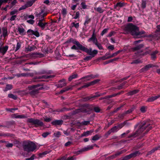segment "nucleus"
<instances>
[{
    "label": "nucleus",
    "instance_id": "nucleus-30",
    "mask_svg": "<svg viewBox=\"0 0 160 160\" xmlns=\"http://www.w3.org/2000/svg\"><path fill=\"white\" fill-rule=\"evenodd\" d=\"M44 10L43 9H41V11L38 13L37 14V17L39 18H41L43 14L45 12H44Z\"/></svg>",
    "mask_w": 160,
    "mask_h": 160
},
{
    "label": "nucleus",
    "instance_id": "nucleus-16",
    "mask_svg": "<svg viewBox=\"0 0 160 160\" xmlns=\"http://www.w3.org/2000/svg\"><path fill=\"white\" fill-rule=\"evenodd\" d=\"M59 82L60 83L56 85L58 88H61L66 85L67 83L65 82V80L64 79L59 80Z\"/></svg>",
    "mask_w": 160,
    "mask_h": 160
},
{
    "label": "nucleus",
    "instance_id": "nucleus-55",
    "mask_svg": "<svg viewBox=\"0 0 160 160\" xmlns=\"http://www.w3.org/2000/svg\"><path fill=\"white\" fill-rule=\"evenodd\" d=\"M124 91H121L120 92H118L117 93H114L113 94H112V97H114L118 95H119L120 94H122L124 93Z\"/></svg>",
    "mask_w": 160,
    "mask_h": 160
},
{
    "label": "nucleus",
    "instance_id": "nucleus-56",
    "mask_svg": "<svg viewBox=\"0 0 160 160\" xmlns=\"http://www.w3.org/2000/svg\"><path fill=\"white\" fill-rule=\"evenodd\" d=\"M81 5L83 9H86L87 8V6L86 4L84 2H82L81 3Z\"/></svg>",
    "mask_w": 160,
    "mask_h": 160
},
{
    "label": "nucleus",
    "instance_id": "nucleus-15",
    "mask_svg": "<svg viewBox=\"0 0 160 160\" xmlns=\"http://www.w3.org/2000/svg\"><path fill=\"white\" fill-rule=\"evenodd\" d=\"M86 48V47L82 46V45L80 44V46L79 47L76 46L75 45H73L71 47V49L72 50H80L82 51L83 50H84V49Z\"/></svg>",
    "mask_w": 160,
    "mask_h": 160
},
{
    "label": "nucleus",
    "instance_id": "nucleus-54",
    "mask_svg": "<svg viewBox=\"0 0 160 160\" xmlns=\"http://www.w3.org/2000/svg\"><path fill=\"white\" fill-rule=\"evenodd\" d=\"M93 110H94L97 113L100 112V108L98 107H93Z\"/></svg>",
    "mask_w": 160,
    "mask_h": 160
},
{
    "label": "nucleus",
    "instance_id": "nucleus-64",
    "mask_svg": "<svg viewBox=\"0 0 160 160\" xmlns=\"http://www.w3.org/2000/svg\"><path fill=\"white\" fill-rule=\"evenodd\" d=\"M33 35H34L37 37H38L40 36V34L39 32L37 30L34 31V32Z\"/></svg>",
    "mask_w": 160,
    "mask_h": 160
},
{
    "label": "nucleus",
    "instance_id": "nucleus-50",
    "mask_svg": "<svg viewBox=\"0 0 160 160\" xmlns=\"http://www.w3.org/2000/svg\"><path fill=\"white\" fill-rule=\"evenodd\" d=\"M146 2L145 0H143L142 1V3L141 5L142 8L143 9H144L146 8Z\"/></svg>",
    "mask_w": 160,
    "mask_h": 160
},
{
    "label": "nucleus",
    "instance_id": "nucleus-2",
    "mask_svg": "<svg viewBox=\"0 0 160 160\" xmlns=\"http://www.w3.org/2000/svg\"><path fill=\"white\" fill-rule=\"evenodd\" d=\"M22 146L24 151L28 153L33 152L37 148L35 143L30 141H24L22 142Z\"/></svg>",
    "mask_w": 160,
    "mask_h": 160
},
{
    "label": "nucleus",
    "instance_id": "nucleus-58",
    "mask_svg": "<svg viewBox=\"0 0 160 160\" xmlns=\"http://www.w3.org/2000/svg\"><path fill=\"white\" fill-rule=\"evenodd\" d=\"M124 126L123 123H118L117 125L116 126L118 128V130L121 129Z\"/></svg>",
    "mask_w": 160,
    "mask_h": 160
},
{
    "label": "nucleus",
    "instance_id": "nucleus-6",
    "mask_svg": "<svg viewBox=\"0 0 160 160\" xmlns=\"http://www.w3.org/2000/svg\"><path fill=\"white\" fill-rule=\"evenodd\" d=\"M42 84H39L28 86V88L29 89L31 90L29 92V94L32 96H34L37 94L38 93L39 91L43 89V87H41L39 88H36L42 86Z\"/></svg>",
    "mask_w": 160,
    "mask_h": 160
},
{
    "label": "nucleus",
    "instance_id": "nucleus-59",
    "mask_svg": "<svg viewBox=\"0 0 160 160\" xmlns=\"http://www.w3.org/2000/svg\"><path fill=\"white\" fill-rule=\"evenodd\" d=\"M102 95V94L101 93H99L98 92H96L95 94V95H92V96H93L94 100L96 98L99 97Z\"/></svg>",
    "mask_w": 160,
    "mask_h": 160
},
{
    "label": "nucleus",
    "instance_id": "nucleus-60",
    "mask_svg": "<svg viewBox=\"0 0 160 160\" xmlns=\"http://www.w3.org/2000/svg\"><path fill=\"white\" fill-rule=\"evenodd\" d=\"M108 28H105L103 30V31L101 33V35L102 36H103L104 34L107 33L108 32Z\"/></svg>",
    "mask_w": 160,
    "mask_h": 160
},
{
    "label": "nucleus",
    "instance_id": "nucleus-3",
    "mask_svg": "<svg viewBox=\"0 0 160 160\" xmlns=\"http://www.w3.org/2000/svg\"><path fill=\"white\" fill-rule=\"evenodd\" d=\"M27 122L30 124L28 125L30 128L34 127L36 128L43 127L44 126L43 122L39 119L33 118H29L27 120Z\"/></svg>",
    "mask_w": 160,
    "mask_h": 160
},
{
    "label": "nucleus",
    "instance_id": "nucleus-34",
    "mask_svg": "<svg viewBox=\"0 0 160 160\" xmlns=\"http://www.w3.org/2000/svg\"><path fill=\"white\" fill-rule=\"evenodd\" d=\"M124 5L123 3H122L121 2H118L116 4L114 5V8L116 9L118 7H122L124 6Z\"/></svg>",
    "mask_w": 160,
    "mask_h": 160
},
{
    "label": "nucleus",
    "instance_id": "nucleus-13",
    "mask_svg": "<svg viewBox=\"0 0 160 160\" xmlns=\"http://www.w3.org/2000/svg\"><path fill=\"white\" fill-rule=\"evenodd\" d=\"M63 122L62 120H55L51 122V124L53 126H61V125Z\"/></svg>",
    "mask_w": 160,
    "mask_h": 160
},
{
    "label": "nucleus",
    "instance_id": "nucleus-40",
    "mask_svg": "<svg viewBox=\"0 0 160 160\" xmlns=\"http://www.w3.org/2000/svg\"><path fill=\"white\" fill-rule=\"evenodd\" d=\"M147 109V107L146 106H142L140 108V111L142 113H145Z\"/></svg>",
    "mask_w": 160,
    "mask_h": 160
},
{
    "label": "nucleus",
    "instance_id": "nucleus-5",
    "mask_svg": "<svg viewBox=\"0 0 160 160\" xmlns=\"http://www.w3.org/2000/svg\"><path fill=\"white\" fill-rule=\"evenodd\" d=\"M125 30L135 36L137 31H138V27L132 23H128L125 27Z\"/></svg>",
    "mask_w": 160,
    "mask_h": 160
},
{
    "label": "nucleus",
    "instance_id": "nucleus-57",
    "mask_svg": "<svg viewBox=\"0 0 160 160\" xmlns=\"http://www.w3.org/2000/svg\"><path fill=\"white\" fill-rule=\"evenodd\" d=\"M21 47V44L19 42H18L17 44L16 47V48L15 51H17Z\"/></svg>",
    "mask_w": 160,
    "mask_h": 160
},
{
    "label": "nucleus",
    "instance_id": "nucleus-38",
    "mask_svg": "<svg viewBox=\"0 0 160 160\" xmlns=\"http://www.w3.org/2000/svg\"><path fill=\"white\" fill-rule=\"evenodd\" d=\"M71 42L72 43L75 44L77 46L79 47L80 46V43L78 41H76L75 39H73L72 38V41Z\"/></svg>",
    "mask_w": 160,
    "mask_h": 160
},
{
    "label": "nucleus",
    "instance_id": "nucleus-48",
    "mask_svg": "<svg viewBox=\"0 0 160 160\" xmlns=\"http://www.w3.org/2000/svg\"><path fill=\"white\" fill-rule=\"evenodd\" d=\"M6 110L7 111H9L11 112H13V111L18 110V108H6Z\"/></svg>",
    "mask_w": 160,
    "mask_h": 160
},
{
    "label": "nucleus",
    "instance_id": "nucleus-28",
    "mask_svg": "<svg viewBox=\"0 0 160 160\" xmlns=\"http://www.w3.org/2000/svg\"><path fill=\"white\" fill-rule=\"evenodd\" d=\"M91 18H89L88 16H86V20L84 23V25L85 26H86V24L89 23L91 21Z\"/></svg>",
    "mask_w": 160,
    "mask_h": 160
},
{
    "label": "nucleus",
    "instance_id": "nucleus-21",
    "mask_svg": "<svg viewBox=\"0 0 160 160\" xmlns=\"http://www.w3.org/2000/svg\"><path fill=\"white\" fill-rule=\"evenodd\" d=\"M72 88L71 86L66 87L62 88L59 94H62L63 92L67 91L69 90H71Z\"/></svg>",
    "mask_w": 160,
    "mask_h": 160
},
{
    "label": "nucleus",
    "instance_id": "nucleus-24",
    "mask_svg": "<svg viewBox=\"0 0 160 160\" xmlns=\"http://www.w3.org/2000/svg\"><path fill=\"white\" fill-rule=\"evenodd\" d=\"M123 151H121L120 152H116L115 154L111 155L110 157V158L111 159H113L116 158L117 157L119 156L120 155L123 153Z\"/></svg>",
    "mask_w": 160,
    "mask_h": 160
},
{
    "label": "nucleus",
    "instance_id": "nucleus-22",
    "mask_svg": "<svg viewBox=\"0 0 160 160\" xmlns=\"http://www.w3.org/2000/svg\"><path fill=\"white\" fill-rule=\"evenodd\" d=\"M48 22H38V25L41 27L42 29H44L45 28V26L48 25Z\"/></svg>",
    "mask_w": 160,
    "mask_h": 160
},
{
    "label": "nucleus",
    "instance_id": "nucleus-39",
    "mask_svg": "<svg viewBox=\"0 0 160 160\" xmlns=\"http://www.w3.org/2000/svg\"><path fill=\"white\" fill-rule=\"evenodd\" d=\"M36 48V47L34 45H32V46H28L27 48L28 51H33Z\"/></svg>",
    "mask_w": 160,
    "mask_h": 160
},
{
    "label": "nucleus",
    "instance_id": "nucleus-35",
    "mask_svg": "<svg viewBox=\"0 0 160 160\" xmlns=\"http://www.w3.org/2000/svg\"><path fill=\"white\" fill-rule=\"evenodd\" d=\"M143 47V45L142 44H141L134 47L133 50L134 51L138 50L142 48Z\"/></svg>",
    "mask_w": 160,
    "mask_h": 160
},
{
    "label": "nucleus",
    "instance_id": "nucleus-1",
    "mask_svg": "<svg viewBox=\"0 0 160 160\" xmlns=\"http://www.w3.org/2000/svg\"><path fill=\"white\" fill-rule=\"evenodd\" d=\"M151 122L150 119H148L137 123L134 126V129H136L138 128V129L135 132L130 134L128 138H136L140 135L143 131L146 129L145 132L142 133L141 136V138L144 137L152 128V127L150 123Z\"/></svg>",
    "mask_w": 160,
    "mask_h": 160
},
{
    "label": "nucleus",
    "instance_id": "nucleus-43",
    "mask_svg": "<svg viewBox=\"0 0 160 160\" xmlns=\"http://www.w3.org/2000/svg\"><path fill=\"white\" fill-rule=\"evenodd\" d=\"M139 92V90L137 89H135L131 91L128 92V94L130 95H132L137 93Z\"/></svg>",
    "mask_w": 160,
    "mask_h": 160
},
{
    "label": "nucleus",
    "instance_id": "nucleus-4",
    "mask_svg": "<svg viewBox=\"0 0 160 160\" xmlns=\"http://www.w3.org/2000/svg\"><path fill=\"white\" fill-rule=\"evenodd\" d=\"M83 52H86L89 55V56H86L84 58V60L85 62H87L91 60L98 53V51L97 50L94 49L92 50V49L91 48H88L86 47Z\"/></svg>",
    "mask_w": 160,
    "mask_h": 160
},
{
    "label": "nucleus",
    "instance_id": "nucleus-62",
    "mask_svg": "<svg viewBox=\"0 0 160 160\" xmlns=\"http://www.w3.org/2000/svg\"><path fill=\"white\" fill-rule=\"evenodd\" d=\"M140 62V61L138 59H136L133 60L131 63V64H138Z\"/></svg>",
    "mask_w": 160,
    "mask_h": 160
},
{
    "label": "nucleus",
    "instance_id": "nucleus-19",
    "mask_svg": "<svg viewBox=\"0 0 160 160\" xmlns=\"http://www.w3.org/2000/svg\"><path fill=\"white\" fill-rule=\"evenodd\" d=\"M159 98L158 95L150 97L148 98L146 102H152L156 100Z\"/></svg>",
    "mask_w": 160,
    "mask_h": 160
},
{
    "label": "nucleus",
    "instance_id": "nucleus-51",
    "mask_svg": "<svg viewBox=\"0 0 160 160\" xmlns=\"http://www.w3.org/2000/svg\"><path fill=\"white\" fill-rule=\"evenodd\" d=\"M131 158L129 154V155H126L124 157H123L121 160H128Z\"/></svg>",
    "mask_w": 160,
    "mask_h": 160
},
{
    "label": "nucleus",
    "instance_id": "nucleus-32",
    "mask_svg": "<svg viewBox=\"0 0 160 160\" xmlns=\"http://www.w3.org/2000/svg\"><path fill=\"white\" fill-rule=\"evenodd\" d=\"M2 30L3 37L4 38H5L7 36H8V31L7 28H2Z\"/></svg>",
    "mask_w": 160,
    "mask_h": 160
},
{
    "label": "nucleus",
    "instance_id": "nucleus-41",
    "mask_svg": "<svg viewBox=\"0 0 160 160\" xmlns=\"http://www.w3.org/2000/svg\"><path fill=\"white\" fill-rule=\"evenodd\" d=\"M8 98L13 99L15 100H16L17 98V96L16 95H14L12 93L9 94L8 95Z\"/></svg>",
    "mask_w": 160,
    "mask_h": 160
},
{
    "label": "nucleus",
    "instance_id": "nucleus-33",
    "mask_svg": "<svg viewBox=\"0 0 160 160\" xmlns=\"http://www.w3.org/2000/svg\"><path fill=\"white\" fill-rule=\"evenodd\" d=\"M42 79V76H36L34 77V78L32 80V81H31L29 82L28 83H30L32 82H36L37 81H38V80H37V79Z\"/></svg>",
    "mask_w": 160,
    "mask_h": 160
},
{
    "label": "nucleus",
    "instance_id": "nucleus-26",
    "mask_svg": "<svg viewBox=\"0 0 160 160\" xmlns=\"http://www.w3.org/2000/svg\"><path fill=\"white\" fill-rule=\"evenodd\" d=\"M17 114H14V115L15 116V118H26L27 117L26 115L23 114L18 115Z\"/></svg>",
    "mask_w": 160,
    "mask_h": 160
},
{
    "label": "nucleus",
    "instance_id": "nucleus-23",
    "mask_svg": "<svg viewBox=\"0 0 160 160\" xmlns=\"http://www.w3.org/2000/svg\"><path fill=\"white\" fill-rule=\"evenodd\" d=\"M12 134L8 133H4V132L0 133V136L2 137L3 138L12 137Z\"/></svg>",
    "mask_w": 160,
    "mask_h": 160
},
{
    "label": "nucleus",
    "instance_id": "nucleus-42",
    "mask_svg": "<svg viewBox=\"0 0 160 160\" xmlns=\"http://www.w3.org/2000/svg\"><path fill=\"white\" fill-rule=\"evenodd\" d=\"M124 86H123V85L122 84V83L120 84L119 85H118V86H117L115 87H113V89L114 90H119L122 88H123V87Z\"/></svg>",
    "mask_w": 160,
    "mask_h": 160
},
{
    "label": "nucleus",
    "instance_id": "nucleus-46",
    "mask_svg": "<svg viewBox=\"0 0 160 160\" xmlns=\"http://www.w3.org/2000/svg\"><path fill=\"white\" fill-rule=\"evenodd\" d=\"M95 44L98 47L99 50H101L103 49L102 46L101 44L99 43L98 42L96 43H95Z\"/></svg>",
    "mask_w": 160,
    "mask_h": 160
},
{
    "label": "nucleus",
    "instance_id": "nucleus-31",
    "mask_svg": "<svg viewBox=\"0 0 160 160\" xmlns=\"http://www.w3.org/2000/svg\"><path fill=\"white\" fill-rule=\"evenodd\" d=\"M18 30L20 34L22 35L25 34L24 33L25 31V29L23 28L18 27Z\"/></svg>",
    "mask_w": 160,
    "mask_h": 160
},
{
    "label": "nucleus",
    "instance_id": "nucleus-12",
    "mask_svg": "<svg viewBox=\"0 0 160 160\" xmlns=\"http://www.w3.org/2000/svg\"><path fill=\"white\" fill-rule=\"evenodd\" d=\"M98 76V74L94 75L92 74H91L90 75H88L85 76V77H82L81 78V79H86V80L85 81H87L90 80L91 79H94L97 78Z\"/></svg>",
    "mask_w": 160,
    "mask_h": 160
},
{
    "label": "nucleus",
    "instance_id": "nucleus-10",
    "mask_svg": "<svg viewBox=\"0 0 160 160\" xmlns=\"http://www.w3.org/2000/svg\"><path fill=\"white\" fill-rule=\"evenodd\" d=\"M53 72L51 70H46L45 69H41L40 71L35 72V74L37 75H39L43 74H50L52 73Z\"/></svg>",
    "mask_w": 160,
    "mask_h": 160
},
{
    "label": "nucleus",
    "instance_id": "nucleus-8",
    "mask_svg": "<svg viewBox=\"0 0 160 160\" xmlns=\"http://www.w3.org/2000/svg\"><path fill=\"white\" fill-rule=\"evenodd\" d=\"M146 32L143 30L140 31H139V28H138V31H137L135 37L141 38V37H150L151 35H144L145 34Z\"/></svg>",
    "mask_w": 160,
    "mask_h": 160
},
{
    "label": "nucleus",
    "instance_id": "nucleus-63",
    "mask_svg": "<svg viewBox=\"0 0 160 160\" xmlns=\"http://www.w3.org/2000/svg\"><path fill=\"white\" fill-rule=\"evenodd\" d=\"M34 31L31 29H28L27 31V33L28 35H32L33 34Z\"/></svg>",
    "mask_w": 160,
    "mask_h": 160
},
{
    "label": "nucleus",
    "instance_id": "nucleus-47",
    "mask_svg": "<svg viewBox=\"0 0 160 160\" xmlns=\"http://www.w3.org/2000/svg\"><path fill=\"white\" fill-rule=\"evenodd\" d=\"M100 137L98 134H96L92 137V140L93 141H97L99 140Z\"/></svg>",
    "mask_w": 160,
    "mask_h": 160
},
{
    "label": "nucleus",
    "instance_id": "nucleus-7",
    "mask_svg": "<svg viewBox=\"0 0 160 160\" xmlns=\"http://www.w3.org/2000/svg\"><path fill=\"white\" fill-rule=\"evenodd\" d=\"M83 108H86L82 109L81 112H88L93 110V105L92 104H84L83 105Z\"/></svg>",
    "mask_w": 160,
    "mask_h": 160
},
{
    "label": "nucleus",
    "instance_id": "nucleus-36",
    "mask_svg": "<svg viewBox=\"0 0 160 160\" xmlns=\"http://www.w3.org/2000/svg\"><path fill=\"white\" fill-rule=\"evenodd\" d=\"M47 12H45L44 13L42 16V17L40 18H39V20L38 21V22H43L45 21L44 19V17H46L47 15Z\"/></svg>",
    "mask_w": 160,
    "mask_h": 160
},
{
    "label": "nucleus",
    "instance_id": "nucleus-25",
    "mask_svg": "<svg viewBox=\"0 0 160 160\" xmlns=\"http://www.w3.org/2000/svg\"><path fill=\"white\" fill-rule=\"evenodd\" d=\"M158 53V51L156 50L153 52L151 54V58L152 60H154L156 58V54Z\"/></svg>",
    "mask_w": 160,
    "mask_h": 160
},
{
    "label": "nucleus",
    "instance_id": "nucleus-14",
    "mask_svg": "<svg viewBox=\"0 0 160 160\" xmlns=\"http://www.w3.org/2000/svg\"><path fill=\"white\" fill-rule=\"evenodd\" d=\"M3 44L1 45V44H0V46H1L0 47V53H1L2 55H4L8 49V46H6L4 47H2Z\"/></svg>",
    "mask_w": 160,
    "mask_h": 160
},
{
    "label": "nucleus",
    "instance_id": "nucleus-61",
    "mask_svg": "<svg viewBox=\"0 0 160 160\" xmlns=\"http://www.w3.org/2000/svg\"><path fill=\"white\" fill-rule=\"evenodd\" d=\"M88 102H92L94 100L92 95L91 96L87 97Z\"/></svg>",
    "mask_w": 160,
    "mask_h": 160
},
{
    "label": "nucleus",
    "instance_id": "nucleus-37",
    "mask_svg": "<svg viewBox=\"0 0 160 160\" xmlns=\"http://www.w3.org/2000/svg\"><path fill=\"white\" fill-rule=\"evenodd\" d=\"M78 75L77 74H73L70 76L68 78V81H71L73 79L76 78L78 77Z\"/></svg>",
    "mask_w": 160,
    "mask_h": 160
},
{
    "label": "nucleus",
    "instance_id": "nucleus-52",
    "mask_svg": "<svg viewBox=\"0 0 160 160\" xmlns=\"http://www.w3.org/2000/svg\"><path fill=\"white\" fill-rule=\"evenodd\" d=\"M67 14V10L65 8H63L62 9V14L64 17H65Z\"/></svg>",
    "mask_w": 160,
    "mask_h": 160
},
{
    "label": "nucleus",
    "instance_id": "nucleus-53",
    "mask_svg": "<svg viewBox=\"0 0 160 160\" xmlns=\"http://www.w3.org/2000/svg\"><path fill=\"white\" fill-rule=\"evenodd\" d=\"M127 114L124 112L122 114H120L118 116V117L121 119H123V118L126 116Z\"/></svg>",
    "mask_w": 160,
    "mask_h": 160
},
{
    "label": "nucleus",
    "instance_id": "nucleus-11",
    "mask_svg": "<svg viewBox=\"0 0 160 160\" xmlns=\"http://www.w3.org/2000/svg\"><path fill=\"white\" fill-rule=\"evenodd\" d=\"M100 79H99L94 80L92 81L85 83V85H83V87L84 88H86L89 87L90 86L94 85L98 83L100 81Z\"/></svg>",
    "mask_w": 160,
    "mask_h": 160
},
{
    "label": "nucleus",
    "instance_id": "nucleus-9",
    "mask_svg": "<svg viewBox=\"0 0 160 160\" xmlns=\"http://www.w3.org/2000/svg\"><path fill=\"white\" fill-rule=\"evenodd\" d=\"M95 29H93V33L91 37L88 40V42H90L92 41L93 43L95 44V43L97 42L98 40L96 38V35L95 33Z\"/></svg>",
    "mask_w": 160,
    "mask_h": 160
},
{
    "label": "nucleus",
    "instance_id": "nucleus-18",
    "mask_svg": "<svg viewBox=\"0 0 160 160\" xmlns=\"http://www.w3.org/2000/svg\"><path fill=\"white\" fill-rule=\"evenodd\" d=\"M141 154L139 151H136L130 154L131 158H134L136 157L139 156Z\"/></svg>",
    "mask_w": 160,
    "mask_h": 160
},
{
    "label": "nucleus",
    "instance_id": "nucleus-49",
    "mask_svg": "<svg viewBox=\"0 0 160 160\" xmlns=\"http://www.w3.org/2000/svg\"><path fill=\"white\" fill-rule=\"evenodd\" d=\"M124 126H126V127H129L131 125V123L128 122V120H126L124 122H123Z\"/></svg>",
    "mask_w": 160,
    "mask_h": 160
},
{
    "label": "nucleus",
    "instance_id": "nucleus-44",
    "mask_svg": "<svg viewBox=\"0 0 160 160\" xmlns=\"http://www.w3.org/2000/svg\"><path fill=\"white\" fill-rule=\"evenodd\" d=\"M94 9L97 12L100 13H102L103 12V10L100 7H98V8L95 7Z\"/></svg>",
    "mask_w": 160,
    "mask_h": 160
},
{
    "label": "nucleus",
    "instance_id": "nucleus-45",
    "mask_svg": "<svg viewBox=\"0 0 160 160\" xmlns=\"http://www.w3.org/2000/svg\"><path fill=\"white\" fill-rule=\"evenodd\" d=\"M35 0L30 1L27 2L26 5L28 7H30L32 6L33 3L35 2Z\"/></svg>",
    "mask_w": 160,
    "mask_h": 160
},
{
    "label": "nucleus",
    "instance_id": "nucleus-29",
    "mask_svg": "<svg viewBox=\"0 0 160 160\" xmlns=\"http://www.w3.org/2000/svg\"><path fill=\"white\" fill-rule=\"evenodd\" d=\"M154 67L152 64H148L147 65H146L144 68H142L144 71H147L150 68L153 67Z\"/></svg>",
    "mask_w": 160,
    "mask_h": 160
},
{
    "label": "nucleus",
    "instance_id": "nucleus-17",
    "mask_svg": "<svg viewBox=\"0 0 160 160\" xmlns=\"http://www.w3.org/2000/svg\"><path fill=\"white\" fill-rule=\"evenodd\" d=\"M93 146L91 145L87 147H86L83 148L82 149L78 150L77 152V154H79L81 152H82L83 151H86L88 150H92L93 149Z\"/></svg>",
    "mask_w": 160,
    "mask_h": 160
},
{
    "label": "nucleus",
    "instance_id": "nucleus-27",
    "mask_svg": "<svg viewBox=\"0 0 160 160\" xmlns=\"http://www.w3.org/2000/svg\"><path fill=\"white\" fill-rule=\"evenodd\" d=\"M12 88V84H7L6 85L5 88L3 91L4 92H6L9 90H10Z\"/></svg>",
    "mask_w": 160,
    "mask_h": 160
},
{
    "label": "nucleus",
    "instance_id": "nucleus-20",
    "mask_svg": "<svg viewBox=\"0 0 160 160\" xmlns=\"http://www.w3.org/2000/svg\"><path fill=\"white\" fill-rule=\"evenodd\" d=\"M92 132V131L91 130L88 131L86 132H84L81 134L80 137L81 138L83 137H87L89 135H91Z\"/></svg>",
    "mask_w": 160,
    "mask_h": 160
}]
</instances>
